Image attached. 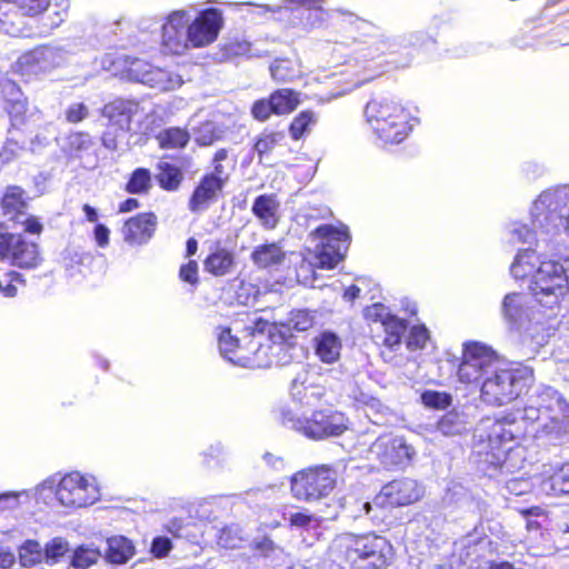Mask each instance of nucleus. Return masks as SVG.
<instances>
[{
	"mask_svg": "<svg viewBox=\"0 0 569 569\" xmlns=\"http://www.w3.org/2000/svg\"><path fill=\"white\" fill-rule=\"evenodd\" d=\"M247 339H239L236 336L231 335V330L229 328L221 329V331L218 335V346L221 356L239 366L238 358V350L240 349H247Z\"/></svg>",
	"mask_w": 569,
	"mask_h": 569,
	"instance_id": "nucleus-33",
	"label": "nucleus"
},
{
	"mask_svg": "<svg viewBox=\"0 0 569 569\" xmlns=\"http://www.w3.org/2000/svg\"><path fill=\"white\" fill-rule=\"evenodd\" d=\"M253 117L257 120L264 121L269 118L270 113L273 112V106L271 104V99L269 100H259L257 101L251 110Z\"/></svg>",
	"mask_w": 569,
	"mask_h": 569,
	"instance_id": "nucleus-64",
	"label": "nucleus"
},
{
	"mask_svg": "<svg viewBox=\"0 0 569 569\" xmlns=\"http://www.w3.org/2000/svg\"><path fill=\"white\" fill-rule=\"evenodd\" d=\"M20 274L14 271H9L0 276V295L6 298H12L17 296L18 289L13 284L16 281H20Z\"/></svg>",
	"mask_w": 569,
	"mask_h": 569,
	"instance_id": "nucleus-57",
	"label": "nucleus"
},
{
	"mask_svg": "<svg viewBox=\"0 0 569 569\" xmlns=\"http://www.w3.org/2000/svg\"><path fill=\"white\" fill-rule=\"evenodd\" d=\"M552 488L563 495H569V462L551 478Z\"/></svg>",
	"mask_w": 569,
	"mask_h": 569,
	"instance_id": "nucleus-60",
	"label": "nucleus"
},
{
	"mask_svg": "<svg viewBox=\"0 0 569 569\" xmlns=\"http://www.w3.org/2000/svg\"><path fill=\"white\" fill-rule=\"evenodd\" d=\"M366 318L380 322L381 326L385 323V320L389 319L392 315H390L388 308L381 303H375L366 309Z\"/></svg>",
	"mask_w": 569,
	"mask_h": 569,
	"instance_id": "nucleus-62",
	"label": "nucleus"
},
{
	"mask_svg": "<svg viewBox=\"0 0 569 569\" xmlns=\"http://www.w3.org/2000/svg\"><path fill=\"white\" fill-rule=\"evenodd\" d=\"M37 495L43 501L54 495L63 507L82 508L93 505L99 499L100 491L94 477L71 472L58 483L54 479L43 481L37 488Z\"/></svg>",
	"mask_w": 569,
	"mask_h": 569,
	"instance_id": "nucleus-10",
	"label": "nucleus"
},
{
	"mask_svg": "<svg viewBox=\"0 0 569 569\" xmlns=\"http://www.w3.org/2000/svg\"><path fill=\"white\" fill-rule=\"evenodd\" d=\"M204 270L216 277L226 276L232 272L234 267V254L226 248L218 247L203 262Z\"/></svg>",
	"mask_w": 569,
	"mask_h": 569,
	"instance_id": "nucleus-29",
	"label": "nucleus"
},
{
	"mask_svg": "<svg viewBox=\"0 0 569 569\" xmlns=\"http://www.w3.org/2000/svg\"><path fill=\"white\" fill-rule=\"evenodd\" d=\"M284 258V250L278 242L260 244L251 252V261L259 269L280 266Z\"/></svg>",
	"mask_w": 569,
	"mask_h": 569,
	"instance_id": "nucleus-27",
	"label": "nucleus"
},
{
	"mask_svg": "<svg viewBox=\"0 0 569 569\" xmlns=\"http://www.w3.org/2000/svg\"><path fill=\"white\" fill-rule=\"evenodd\" d=\"M422 496V488L410 478H401L385 485L375 502L391 507L406 506L416 502Z\"/></svg>",
	"mask_w": 569,
	"mask_h": 569,
	"instance_id": "nucleus-20",
	"label": "nucleus"
},
{
	"mask_svg": "<svg viewBox=\"0 0 569 569\" xmlns=\"http://www.w3.org/2000/svg\"><path fill=\"white\" fill-rule=\"evenodd\" d=\"M182 180V172L179 168L168 162L159 163L158 181L167 190H176Z\"/></svg>",
	"mask_w": 569,
	"mask_h": 569,
	"instance_id": "nucleus-44",
	"label": "nucleus"
},
{
	"mask_svg": "<svg viewBox=\"0 0 569 569\" xmlns=\"http://www.w3.org/2000/svg\"><path fill=\"white\" fill-rule=\"evenodd\" d=\"M331 548L340 552L348 562L360 568L380 569L391 557V545L381 536H356L341 533L332 542Z\"/></svg>",
	"mask_w": 569,
	"mask_h": 569,
	"instance_id": "nucleus-9",
	"label": "nucleus"
},
{
	"mask_svg": "<svg viewBox=\"0 0 569 569\" xmlns=\"http://www.w3.org/2000/svg\"><path fill=\"white\" fill-rule=\"evenodd\" d=\"M281 422L286 428L313 440L337 437L348 429L346 416L331 409L315 411L310 418L301 417L292 409H284L281 412Z\"/></svg>",
	"mask_w": 569,
	"mask_h": 569,
	"instance_id": "nucleus-11",
	"label": "nucleus"
},
{
	"mask_svg": "<svg viewBox=\"0 0 569 569\" xmlns=\"http://www.w3.org/2000/svg\"><path fill=\"white\" fill-rule=\"evenodd\" d=\"M202 455L203 462L207 466L210 467L213 462L216 465H221L228 457V449L221 441H216L214 443H211Z\"/></svg>",
	"mask_w": 569,
	"mask_h": 569,
	"instance_id": "nucleus-54",
	"label": "nucleus"
},
{
	"mask_svg": "<svg viewBox=\"0 0 569 569\" xmlns=\"http://www.w3.org/2000/svg\"><path fill=\"white\" fill-rule=\"evenodd\" d=\"M151 188V173L148 169L138 168L127 183L126 190L132 194L146 193Z\"/></svg>",
	"mask_w": 569,
	"mask_h": 569,
	"instance_id": "nucleus-46",
	"label": "nucleus"
},
{
	"mask_svg": "<svg viewBox=\"0 0 569 569\" xmlns=\"http://www.w3.org/2000/svg\"><path fill=\"white\" fill-rule=\"evenodd\" d=\"M107 561L114 565H122L129 561L134 555V546L123 536H114L107 540Z\"/></svg>",
	"mask_w": 569,
	"mask_h": 569,
	"instance_id": "nucleus-30",
	"label": "nucleus"
},
{
	"mask_svg": "<svg viewBox=\"0 0 569 569\" xmlns=\"http://www.w3.org/2000/svg\"><path fill=\"white\" fill-rule=\"evenodd\" d=\"M283 2L293 6L292 10L305 9L307 13L302 20L305 28H316L323 20L325 11L322 7L326 0H283Z\"/></svg>",
	"mask_w": 569,
	"mask_h": 569,
	"instance_id": "nucleus-31",
	"label": "nucleus"
},
{
	"mask_svg": "<svg viewBox=\"0 0 569 569\" xmlns=\"http://www.w3.org/2000/svg\"><path fill=\"white\" fill-rule=\"evenodd\" d=\"M355 399L359 405L366 408V415L369 419H372L371 413H380L383 409L380 400L362 391H359V393L355 396Z\"/></svg>",
	"mask_w": 569,
	"mask_h": 569,
	"instance_id": "nucleus-58",
	"label": "nucleus"
},
{
	"mask_svg": "<svg viewBox=\"0 0 569 569\" xmlns=\"http://www.w3.org/2000/svg\"><path fill=\"white\" fill-rule=\"evenodd\" d=\"M415 453L402 437L391 435L378 437L369 448L370 457L388 469L408 465Z\"/></svg>",
	"mask_w": 569,
	"mask_h": 569,
	"instance_id": "nucleus-16",
	"label": "nucleus"
},
{
	"mask_svg": "<svg viewBox=\"0 0 569 569\" xmlns=\"http://www.w3.org/2000/svg\"><path fill=\"white\" fill-rule=\"evenodd\" d=\"M266 326L272 342L271 366H287L299 358L301 348L289 341L286 331L279 329L277 323L266 322Z\"/></svg>",
	"mask_w": 569,
	"mask_h": 569,
	"instance_id": "nucleus-21",
	"label": "nucleus"
},
{
	"mask_svg": "<svg viewBox=\"0 0 569 569\" xmlns=\"http://www.w3.org/2000/svg\"><path fill=\"white\" fill-rule=\"evenodd\" d=\"M510 273L515 279L530 277L528 289L535 302L545 310V317L557 316L569 292V277L560 260L523 249L515 257Z\"/></svg>",
	"mask_w": 569,
	"mask_h": 569,
	"instance_id": "nucleus-3",
	"label": "nucleus"
},
{
	"mask_svg": "<svg viewBox=\"0 0 569 569\" xmlns=\"http://www.w3.org/2000/svg\"><path fill=\"white\" fill-rule=\"evenodd\" d=\"M24 97V93L14 81L10 79H2L0 81V103L3 108Z\"/></svg>",
	"mask_w": 569,
	"mask_h": 569,
	"instance_id": "nucleus-48",
	"label": "nucleus"
},
{
	"mask_svg": "<svg viewBox=\"0 0 569 569\" xmlns=\"http://www.w3.org/2000/svg\"><path fill=\"white\" fill-rule=\"evenodd\" d=\"M531 227L551 239L561 228L569 233V186H559L542 191L530 208Z\"/></svg>",
	"mask_w": 569,
	"mask_h": 569,
	"instance_id": "nucleus-8",
	"label": "nucleus"
},
{
	"mask_svg": "<svg viewBox=\"0 0 569 569\" xmlns=\"http://www.w3.org/2000/svg\"><path fill=\"white\" fill-rule=\"evenodd\" d=\"M100 556L101 553L97 548L79 546L73 551L71 566L74 569H88L98 561Z\"/></svg>",
	"mask_w": 569,
	"mask_h": 569,
	"instance_id": "nucleus-45",
	"label": "nucleus"
},
{
	"mask_svg": "<svg viewBox=\"0 0 569 569\" xmlns=\"http://www.w3.org/2000/svg\"><path fill=\"white\" fill-rule=\"evenodd\" d=\"M458 379L480 387L482 402L501 407L517 399L532 378L529 368H501L496 352L481 343H468L459 365Z\"/></svg>",
	"mask_w": 569,
	"mask_h": 569,
	"instance_id": "nucleus-2",
	"label": "nucleus"
},
{
	"mask_svg": "<svg viewBox=\"0 0 569 569\" xmlns=\"http://www.w3.org/2000/svg\"><path fill=\"white\" fill-rule=\"evenodd\" d=\"M317 117L315 112L306 110L300 112L290 124V133L295 140L300 139L305 132L309 130V127L315 124Z\"/></svg>",
	"mask_w": 569,
	"mask_h": 569,
	"instance_id": "nucleus-47",
	"label": "nucleus"
},
{
	"mask_svg": "<svg viewBox=\"0 0 569 569\" xmlns=\"http://www.w3.org/2000/svg\"><path fill=\"white\" fill-rule=\"evenodd\" d=\"M278 208L279 203L274 196L261 194L256 198L252 212L266 229H273L278 223Z\"/></svg>",
	"mask_w": 569,
	"mask_h": 569,
	"instance_id": "nucleus-28",
	"label": "nucleus"
},
{
	"mask_svg": "<svg viewBox=\"0 0 569 569\" xmlns=\"http://www.w3.org/2000/svg\"><path fill=\"white\" fill-rule=\"evenodd\" d=\"M269 69L272 79L279 82L292 81L301 74L299 64L289 59H277Z\"/></svg>",
	"mask_w": 569,
	"mask_h": 569,
	"instance_id": "nucleus-41",
	"label": "nucleus"
},
{
	"mask_svg": "<svg viewBox=\"0 0 569 569\" xmlns=\"http://www.w3.org/2000/svg\"><path fill=\"white\" fill-rule=\"evenodd\" d=\"M60 50L50 47H40L22 54L18 62V71L22 76H42L63 63Z\"/></svg>",
	"mask_w": 569,
	"mask_h": 569,
	"instance_id": "nucleus-17",
	"label": "nucleus"
},
{
	"mask_svg": "<svg viewBox=\"0 0 569 569\" xmlns=\"http://www.w3.org/2000/svg\"><path fill=\"white\" fill-rule=\"evenodd\" d=\"M291 396L293 400L301 406H312L318 400L316 393L310 391V388L306 387L302 380L300 381V377H297L292 381Z\"/></svg>",
	"mask_w": 569,
	"mask_h": 569,
	"instance_id": "nucleus-50",
	"label": "nucleus"
},
{
	"mask_svg": "<svg viewBox=\"0 0 569 569\" xmlns=\"http://www.w3.org/2000/svg\"><path fill=\"white\" fill-rule=\"evenodd\" d=\"M500 419H482L473 435V452L479 457L482 470L510 471L509 459L512 442L522 435V422L533 426L532 436L551 445L569 440V402L551 387H539L529 396L522 411Z\"/></svg>",
	"mask_w": 569,
	"mask_h": 569,
	"instance_id": "nucleus-1",
	"label": "nucleus"
},
{
	"mask_svg": "<svg viewBox=\"0 0 569 569\" xmlns=\"http://www.w3.org/2000/svg\"><path fill=\"white\" fill-rule=\"evenodd\" d=\"M501 313L505 322L511 330L520 333L522 345L529 352H536L547 343L549 328L546 322L551 318L545 317V310L533 311L528 306V298L523 293H509L505 296L501 303Z\"/></svg>",
	"mask_w": 569,
	"mask_h": 569,
	"instance_id": "nucleus-5",
	"label": "nucleus"
},
{
	"mask_svg": "<svg viewBox=\"0 0 569 569\" xmlns=\"http://www.w3.org/2000/svg\"><path fill=\"white\" fill-rule=\"evenodd\" d=\"M183 83L182 77L173 71L154 68L148 79V86L160 91H170L180 88Z\"/></svg>",
	"mask_w": 569,
	"mask_h": 569,
	"instance_id": "nucleus-36",
	"label": "nucleus"
},
{
	"mask_svg": "<svg viewBox=\"0 0 569 569\" xmlns=\"http://www.w3.org/2000/svg\"><path fill=\"white\" fill-rule=\"evenodd\" d=\"M222 26V13L216 8L204 9L194 18L188 9L174 10L161 27V44L169 53L183 54L214 42Z\"/></svg>",
	"mask_w": 569,
	"mask_h": 569,
	"instance_id": "nucleus-4",
	"label": "nucleus"
},
{
	"mask_svg": "<svg viewBox=\"0 0 569 569\" xmlns=\"http://www.w3.org/2000/svg\"><path fill=\"white\" fill-rule=\"evenodd\" d=\"M50 4V0H0V23L4 31L12 36H19L20 30L16 27L19 12L22 16L36 17Z\"/></svg>",
	"mask_w": 569,
	"mask_h": 569,
	"instance_id": "nucleus-18",
	"label": "nucleus"
},
{
	"mask_svg": "<svg viewBox=\"0 0 569 569\" xmlns=\"http://www.w3.org/2000/svg\"><path fill=\"white\" fill-rule=\"evenodd\" d=\"M316 322V312L306 309L293 310L289 313L288 319L284 322L277 323L279 329L287 332V337H290V331H307L313 327Z\"/></svg>",
	"mask_w": 569,
	"mask_h": 569,
	"instance_id": "nucleus-35",
	"label": "nucleus"
},
{
	"mask_svg": "<svg viewBox=\"0 0 569 569\" xmlns=\"http://www.w3.org/2000/svg\"><path fill=\"white\" fill-rule=\"evenodd\" d=\"M429 340V332L425 326H415L411 328L407 338V347L410 350L423 349Z\"/></svg>",
	"mask_w": 569,
	"mask_h": 569,
	"instance_id": "nucleus-56",
	"label": "nucleus"
},
{
	"mask_svg": "<svg viewBox=\"0 0 569 569\" xmlns=\"http://www.w3.org/2000/svg\"><path fill=\"white\" fill-rule=\"evenodd\" d=\"M523 517L527 519L528 537L527 542L529 543V550L533 556H545L550 553L552 548L548 543L549 538L547 533L540 531L541 523L538 520L530 519V517L543 516V510L539 507L523 509L521 511Z\"/></svg>",
	"mask_w": 569,
	"mask_h": 569,
	"instance_id": "nucleus-24",
	"label": "nucleus"
},
{
	"mask_svg": "<svg viewBox=\"0 0 569 569\" xmlns=\"http://www.w3.org/2000/svg\"><path fill=\"white\" fill-rule=\"evenodd\" d=\"M194 122L196 120L191 119L189 124L191 134L197 144L201 147H208L220 138L214 122L208 120L200 122L199 124H196Z\"/></svg>",
	"mask_w": 569,
	"mask_h": 569,
	"instance_id": "nucleus-40",
	"label": "nucleus"
},
{
	"mask_svg": "<svg viewBox=\"0 0 569 569\" xmlns=\"http://www.w3.org/2000/svg\"><path fill=\"white\" fill-rule=\"evenodd\" d=\"M511 240L517 243L532 244L536 242L537 247L540 248L541 243H548L551 240L550 236L541 234L537 228H529L526 224L513 223L510 229Z\"/></svg>",
	"mask_w": 569,
	"mask_h": 569,
	"instance_id": "nucleus-37",
	"label": "nucleus"
},
{
	"mask_svg": "<svg viewBox=\"0 0 569 569\" xmlns=\"http://www.w3.org/2000/svg\"><path fill=\"white\" fill-rule=\"evenodd\" d=\"M223 187L220 180L203 176L189 200V210L192 212L207 210L209 206L217 200Z\"/></svg>",
	"mask_w": 569,
	"mask_h": 569,
	"instance_id": "nucleus-25",
	"label": "nucleus"
},
{
	"mask_svg": "<svg viewBox=\"0 0 569 569\" xmlns=\"http://www.w3.org/2000/svg\"><path fill=\"white\" fill-rule=\"evenodd\" d=\"M313 254L319 267L332 269L347 252L349 234L343 227L322 224L309 236Z\"/></svg>",
	"mask_w": 569,
	"mask_h": 569,
	"instance_id": "nucleus-13",
	"label": "nucleus"
},
{
	"mask_svg": "<svg viewBox=\"0 0 569 569\" xmlns=\"http://www.w3.org/2000/svg\"><path fill=\"white\" fill-rule=\"evenodd\" d=\"M21 498H29L27 491L4 492L0 495V512L14 510L21 503Z\"/></svg>",
	"mask_w": 569,
	"mask_h": 569,
	"instance_id": "nucleus-59",
	"label": "nucleus"
},
{
	"mask_svg": "<svg viewBox=\"0 0 569 569\" xmlns=\"http://www.w3.org/2000/svg\"><path fill=\"white\" fill-rule=\"evenodd\" d=\"M4 111L8 113L11 124L13 127L23 126L27 121V112L29 109V103L27 97L11 103L4 106Z\"/></svg>",
	"mask_w": 569,
	"mask_h": 569,
	"instance_id": "nucleus-49",
	"label": "nucleus"
},
{
	"mask_svg": "<svg viewBox=\"0 0 569 569\" xmlns=\"http://www.w3.org/2000/svg\"><path fill=\"white\" fill-rule=\"evenodd\" d=\"M103 69L114 74L127 76L130 80L148 84L154 67L149 62L126 54L107 53L101 61Z\"/></svg>",
	"mask_w": 569,
	"mask_h": 569,
	"instance_id": "nucleus-19",
	"label": "nucleus"
},
{
	"mask_svg": "<svg viewBox=\"0 0 569 569\" xmlns=\"http://www.w3.org/2000/svg\"><path fill=\"white\" fill-rule=\"evenodd\" d=\"M89 116V109L83 102L70 104L66 110V120L70 123H78Z\"/></svg>",
	"mask_w": 569,
	"mask_h": 569,
	"instance_id": "nucleus-61",
	"label": "nucleus"
},
{
	"mask_svg": "<svg viewBox=\"0 0 569 569\" xmlns=\"http://www.w3.org/2000/svg\"><path fill=\"white\" fill-rule=\"evenodd\" d=\"M339 472L330 465H318L296 472L290 479L295 499L316 502L327 498L336 488Z\"/></svg>",
	"mask_w": 569,
	"mask_h": 569,
	"instance_id": "nucleus-12",
	"label": "nucleus"
},
{
	"mask_svg": "<svg viewBox=\"0 0 569 569\" xmlns=\"http://www.w3.org/2000/svg\"><path fill=\"white\" fill-rule=\"evenodd\" d=\"M172 549V542L167 537H156L151 545V552L157 558L167 557Z\"/></svg>",
	"mask_w": 569,
	"mask_h": 569,
	"instance_id": "nucleus-63",
	"label": "nucleus"
},
{
	"mask_svg": "<svg viewBox=\"0 0 569 569\" xmlns=\"http://www.w3.org/2000/svg\"><path fill=\"white\" fill-rule=\"evenodd\" d=\"M271 104L273 106V113L286 114L293 111L300 100L299 93L290 89H279L271 96Z\"/></svg>",
	"mask_w": 569,
	"mask_h": 569,
	"instance_id": "nucleus-39",
	"label": "nucleus"
},
{
	"mask_svg": "<svg viewBox=\"0 0 569 569\" xmlns=\"http://www.w3.org/2000/svg\"><path fill=\"white\" fill-rule=\"evenodd\" d=\"M268 326L258 322L252 332L247 331L243 339H247V349L238 350L239 366L248 368H268L271 367V339Z\"/></svg>",
	"mask_w": 569,
	"mask_h": 569,
	"instance_id": "nucleus-15",
	"label": "nucleus"
},
{
	"mask_svg": "<svg viewBox=\"0 0 569 569\" xmlns=\"http://www.w3.org/2000/svg\"><path fill=\"white\" fill-rule=\"evenodd\" d=\"M142 112L143 108L140 103L131 99H116L102 109L103 117L108 118L112 126L123 131L130 130L131 121Z\"/></svg>",
	"mask_w": 569,
	"mask_h": 569,
	"instance_id": "nucleus-22",
	"label": "nucleus"
},
{
	"mask_svg": "<svg viewBox=\"0 0 569 569\" xmlns=\"http://www.w3.org/2000/svg\"><path fill=\"white\" fill-rule=\"evenodd\" d=\"M421 401L426 407L445 409L451 405L452 397L445 391L427 390L421 393Z\"/></svg>",
	"mask_w": 569,
	"mask_h": 569,
	"instance_id": "nucleus-51",
	"label": "nucleus"
},
{
	"mask_svg": "<svg viewBox=\"0 0 569 569\" xmlns=\"http://www.w3.org/2000/svg\"><path fill=\"white\" fill-rule=\"evenodd\" d=\"M531 227L551 239L561 228L569 233V186H559L542 191L530 208Z\"/></svg>",
	"mask_w": 569,
	"mask_h": 569,
	"instance_id": "nucleus-7",
	"label": "nucleus"
},
{
	"mask_svg": "<svg viewBox=\"0 0 569 569\" xmlns=\"http://www.w3.org/2000/svg\"><path fill=\"white\" fill-rule=\"evenodd\" d=\"M156 139L162 149H179L188 144L190 133L186 129L171 127L160 131Z\"/></svg>",
	"mask_w": 569,
	"mask_h": 569,
	"instance_id": "nucleus-38",
	"label": "nucleus"
},
{
	"mask_svg": "<svg viewBox=\"0 0 569 569\" xmlns=\"http://www.w3.org/2000/svg\"><path fill=\"white\" fill-rule=\"evenodd\" d=\"M284 140V133L282 132H269L263 133L256 142L254 149L259 154L271 151L276 146L280 144Z\"/></svg>",
	"mask_w": 569,
	"mask_h": 569,
	"instance_id": "nucleus-55",
	"label": "nucleus"
},
{
	"mask_svg": "<svg viewBox=\"0 0 569 569\" xmlns=\"http://www.w3.org/2000/svg\"><path fill=\"white\" fill-rule=\"evenodd\" d=\"M157 218L153 213H140L130 218L123 226L122 233L127 243L140 246L153 236Z\"/></svg>",
	"mask_w": 569,
	"mask_h": 569,
	"instance_id": "nucleus-23",
	"label": "nucleus"
},
{
	"mask_svg": "<svg viewBox=\"0 0 569 569\" xmlns=\"http://www.w3.org/2000/svg\"><path fill=\"white\" fill-rule=\"evenodd\" d=\"M284 519L289 521L291 527L307 530L316 528L319 525V518L307 511L284 513Z\"/></svg>",
	"mask_w": 569,
	"mask_h": 569,
	"instance_id": "nucleus-52",
	"label": "nucleus"
},
{
	"mask_svg": "<svg viewBox=\"0 0 569 569\" xmlns=\"http://www.w3.org/2000/svg\"><path fill=\"white\" fill-rule=\"evenodd\" d=\"M382 327L385 330L383 345L390 349L399 346L407 329L406 322L396 316H391L389 319L385 320Z\"/></svg>",
	"mask_w": 569,
	"mask_h": 569,
	"instance_id": "nucleus-43",
	"label": "nucleus"
},
{
	"mask_svg": "<svg viewBox=\"0 0 569 569\" xmlns=\"http://www.w3.org/2000/svg\"><path fill=\"white\" fill-rule=\"evenodd\" d=\"M4 261L19 268H34L40 261L38 247L0 226V262Z\"/></svg>",
	"mask_w": 569,
	"mask_h": 569,
	"instance_id": "nucleus-14",
	"label": "nucleus"
},
{
	"mask_svg": "<svg viewBox=\"0 0 569 569\" xmlns=\"http://www.w3.org/2000/svg\"><path fill=\"white\" fill-rule=\"evenodd\" d=\"M366 121L383 143H400L412 129L409 112L388 98H376L365 108Z\"/></svg>",
	"mask_w": 569,
	"mask_h": 569,
	"instance_id": "nucleus-6",
	"label": "nucleus"
},
{
	"mask_svg": "<svg viewBox=\"0 0 569 569\" xmlns=\"http://www.w3.org/2000/svg\"><path fill=\"white\" fill-rule=\"evenodd\" d=\"M69 551V543L61 537H56L43 547V556L47 561H57Z\"/></svg>",
	"mask_w": 569,
	"mask_h": 569,
	"instance_id": "nucleus-53",
	"label": "nucleus"
},
{
	"mask_svg": "<svg viewBox=\"0 0 569 569\" xmlns=\"http://www.w3.org/2000/svg\"><path fill=\"white\" fill-rule=\"evenodd\" d=\"M19 187H9L2 198L1 207L3 216L11 221L20 220L26 213V202Z\"/></svg>",
	"mask_w": 569,
	"mask_h": 569,
	"instance_id": "nucleus-32",
	"label": "nucleus"
},
{
	"mask_svg": "<svg viewBox=\"0 0 569 569\" xmlns=\"http://www.w3.org/2000/svg\"><path fill=\"white\" fill-rule=\"evenodd\" d=\"M313 349L321 362L331 365L340 358L342 341L336 332L323 330L313 338Z\"/></svg>",
	"mask_w": 569,
	"mask_h": 569,
	"instance_id": "nucleus-26",
	"label": "nucleus"
},
{
	"mask_svg": "<svg viewBox=\"0 0 569 569\" xmlns=\"http://www.w3.org/2000/svg\"><path fill=\"white\" fill-rule=\"evenodd\" d=\"M18 557L22 567H34L44 559L43 547L39 541L28 539L18 548Z\"/></svg>",
	"mask_w": 569,
	"mask_h": 569,
	"instance_id": "nucleus-42",
	"label": "nucleus"
},
{
	"mask_svg": "<svg viewBox=\"0 0 569 569\" xmlns=\"http://www.w3.org/2000/svg\"><path fill=\"white\" fill-rule=\"evenodd\" d=\"M468 427L467 417L456 409L443 415L437 423V430L446 437L460 436Z\"/></svg>",
	"mask_w": 569,
	"mask_h": 569,
	"instance_id": "nucleus-34",
	"label": "nucleus"
}]
</instances>
